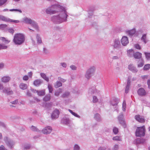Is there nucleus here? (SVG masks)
Here are the masks:
<instances>
[{"instance_id":"1","label":"nucleus","mask_w":150,"mask_h":150,"mask_svg":"<svg viewBox=\"0 0 150 150\" xmlns=\"http://www.w3.org/2000/svg\"><path fill=\"white\" fill-rule=\"evenodd\" d=\"M46 11L47 13L50 14L60 12L58 15L54 16L51 18V21L55 24L60 23L67 21L68 15L66 10L60 5L56 4L52 5L47 8Z\"/></svg>"},{"instance_id":"2","label":"nucleus","mask_w":150,"mask_h":150,"mask_svg":"<svg viewBox=\"0 0 150 150\" xmlns=\"http://www.w3.org/2000/svg\"><path fill=\"white\" fill-rule=\"evenodd\" d=\"M25 40V36L22 33L16 34L14 35L13 42L16 45H21L24 42Z\"/></svg>"},{"instance_id":"3","label":"nucleus","mask_w":150,"mask_h":150,"mask_svg":"<svg viewBox=\"0 0 150 150\" xmlns=\"http://www.w3.org/2000/svg\"><path fill=\"white\" fill-rule=\"evenodd\" d=\"M96 71V67L95 66L90 67L87 70L85 74V76L87 79H89L93 76Z\"/></svg>"},{"instance_id":"4","label":"nucleus","mask_w":150,"mask_h":150,"mask_svg":"<svg viewBox=\"0 0 150 150\" xmlns=\"http://www.w3.org/2000/svg\"><path fill=\"white\" fill-rule=\"evenodd\" d=\"M145 131L144 126L138 127L136 129V135L139 137L144 136L145 134Z\"/></svg>"},{"instance_id":"5","label":"nucleus","mask_w":150,"mask_h":150,"mask_svg":"<svg viewBox=\"0 0 150 150\" xmlns=\"http://www.w3.org/2000/svg\"><path fill=\"white\" fill-rule=\"evenodd\" d=\"M4 140L7 146L10 148H12L15 144L14 141L6 137L4 138Z\"/></svg>"},{"instance_id":"6","label":"nucleus","mask_w":150,"mask_h":150,"mask_svg":"<svg viewBox=\"0 0 150 150\" xmlns=\"http://www.w3.org/2000/svg\"><path fill=\"white\" fill-rule=\"evenodd\" d=\"M112 46L113 47L114 49L119 50L121 48V45L119 39H116L114 40Z\"/></svg>"},{"instance_id":"7","label":"nucleus","mask_w":150,"mask_h":150,"mask_svg":"<svg viewBox=\"0 0 150 150\" xmlns=\"http://www.w3.org/2000/svg\"><path fill=\"white\" fill-rule=\"evenodd\" d=\"M52 130V127L50 126L45 127L42 130V132L45 134H47L50 133Z\"/></svg>"},{"instance_id":"8","label":"nucleus","mask_w":150,"mask_h":150,"mask_svg":"<svg viewBox=\"0 0 150 150\" xmlns=\"http://www.w3.org/2000/svg\"><path fill=\"white\" fill-rule=\"evenodd\" d=\"M59 112L57 109H55L52 113L51 117L52 119H55L59 117Z\"/></svg>"},{"instance_id":"9","label":"nucleus","mask_w":150,"mask_h":150,"mask_svg":"<svg viewBox=\"0 0 150 150\" xmlns=\"http://www.w3.org/2000/svg\"><path fill=\"white\" fill-rule=\"evenodd\" d=\"M99 91L97 90L96 89V88L95 87L93 86L89 89L88 93L90 95L94 94L97 95L99 93Z\"/></svg>"},{"instance_id":"10","label":"nucleus","mask_w":150,"mask_h":150,"mask_svg":"<svg viewBox=\"0 0 150 150\" xmlns=\"http://www.w3.org/2000/svg\"><path fill=\"white\" fill-rule=\"evenodd\" d=\"M119 102L117 98H115L112 99L110 101V104L112 106H115V110L118 111L117 105Z\"/></svg>"},{"instance_id":"11","label":"nucleus","mask_w":150,"mask_h":150,"mask_svg":"<svg viewBox=\"0 0 150 150\" xmlns=\"http://www.w3.org/2000/svg\"><path fill=\"white\" fill-rule=\"evenodd\" d=\"M3 92L6 94L7 95H13V91L11 90L10 88L5 87L4 88Z\"/></svg>"},{"instance_id":"12","label":"nucleus","mask_w":150,"mask_h":150,"mask_svg":"<svg viewBox=\"0 0 150 150\" xmlns=\"http://www.w3.org/2000/svg\"><path fill=\"white\" fill-rule=\"evenodd\" d=\"M121 41L122 44L124 46H126L129 43L128 38L126 36H123Z\"/></svg>"},{"instance_id":"13","label":"nucleus","mask_w":150,"mask_h":150,"mask_svg":"<svg viewBox=\"0 0 150 150\" xmlns=\"http://www.w3.org/2000/svg\"><path fill=\"white\" fill-rule=\"evenodd\" d=\"M135 119L139 122L141 123H144L145 121L144 117L139 115H137L135 116Z\"/></svg>"},{"instance_id":"14","label":"nucleus","mask_w":150,"mask_h":150,"mask_svg":"<svg viewBox=\"0 0 150 150\" xmlns=\"http://www.w3.org/2000/svg\"><path fill=\"white\" fill-rule=\"evenodd\" d=\"M123 115L122 113H121L118 117V119L120 123L123 126L125 125V122L123 119Z\"/></svg>"},{"instance_id":"15","label":"nucleus","mask_w":150,"mask_h":150,"mask_svg":"<svg viewBox=\"0 0 150 150\" xmlns=\"http://www.w3.org/2000/svg\"><path fill=\"white\" fill-rule=\"evenodd\" d=\"M129 69L134 73H136L138 71L136 67L132 64H130L128 65Z\"/></svg>"},{"instance_id":"16","label":"nucleus","mask_w":150,"mask_h":150,"mask_svg":"<svg viewBox=\"0 0 150 150\" xmlns=\"http://www.w3.org/2000/svg\"><path fill=\"white\" fill-rule=\"evenodd\" d=\"M33 20L30 18L27 17L24 18L23 19V22L27 24L30 25Z\"/></svg>"},{"instance_id":"17","label":"nucleus","mask_w":150,"mask_h":150,"mask_svg":"<svg viewBox=\"0 0 150 150\" xmlns=\"http://www.w3.org/2000/svg\"><path fill=\"white\" fill-rule=\"evenodd\" d=\"M137 93L140 96H143L146 94V92L144 89L142 88H139L137 91Z\"/></svg>"},{"instance_id":"18","label":"nucleus","mask_w":150,"mask_h":150,"mask_svg":"<svg viewBox=\"0 0 150 150\" xmlns=\"http://www.w3.org/2000/svg\"><path fill=\"white\" fill-rule=\"evenodd\" d=\"M11 80V77L9 76H4L1 79V81L4 83L8 82Z\"/></svg>"},{"instance_id":"19","label":"nucleus","mask_w":150,"mask_h":150,"mask_svg":"<svg viewBox=\"0 0 150 150\" xmlns=\"http://www.w3.org/2000/svg\"><path fill=\"white\" fill-rule=\"evenodd\" d=\"M142 54L139 52H134L133 54V57L135 59H139L141 58Z\"/></svg>"},{"instance_id":"20","label":"nucleus","mask_w":150,"mask_h":150,"mask_svg":"<svg viewBox=\"0 0 150 150\" xmlns=\"http://www.w3.org/2000/svg\"><path fill=\"white\" fill-rule=\"evenodd\" d=\"M130 85V79L129 78H128L127 79V83L125 90V92L126 93H127L128 92Z\"/></svg>"},{"instance_id":"21","label":"nucleus","mask_w":150,"mask_h":150,"mask_svg":"<svg viewBox=\"0 0 150 150\" xmlns=\"http://www.w3.org/2000/svg\"><path fill=\"white\" fill-rule=\"evenodd\" d=\"M146 141V139L144 138H138L136 140V143L137 144H143Z\"/></svg>"},{"instance_id":"22","label":"nucleus","mask_w":150,"mask_h":150,"mask_svg":"<svg viewBox=\"0 0 150 150\" xmlns=\"http://www.w3.org/2000/svg\"><path fill=\"white\" fill-rule=\"evenodd\" d=\"M42 83V81L40 79L35 80L33 82V84L35 86H38Z\"/></svg>"},{"instance_id":"23","label":"nucleus","mask_w":150,"mask_h":150,"mask_svg":"<svg viewBox=\"0 0 150 150\" xmlns=\"http://www.w3.org/2000/svg\"><path fill=\"white\" fill-rule=\"evenodd\" d=\"M141 40L144 42L146 44L148 41V40L147 38L146 34H144L142 35L141 38Z\"/></svg>"},{"instance_id":"24","label":"nucleus","mask_w":150,"mask_h":150,"mask_svg":"<svg viewBox=\"0 0 150 150\" xmlns=\"http://www.w3.org/2000/svg\"><path fill=\"white\" fill-rule=\"evenodd\" d=\"M61 122L63 124H67L70 123V121L68 118H67L66 117H64L62 119Z\"/></svg>"},{"instance_id":"25","label":"nucleus","mask_w":150,"mask_h":150,"mask_svg":"<svg viewBox=\"0 0 150 150\" xmlns=\"http://www.w3.org/2000/svg\"><path fill=\"white\" fill-rule=\"evenodd\" d=\"M136 30L135 29L128 30L127 31V34L130 36L132 37L135 33Z\"/></svg>"},{"instance_id":"26","label":"nucleus","mask_w":150,"mask_h":150,"mask_svg":"<svg viewBox=\"0 0 150 150\" xmlns=\"http://www.w3.org/2000/svg\"><path fill=\"white\" fill-rule=\"evenodd\" d=\"M36 30H38L39 29V26L38 23L33 21L32 23L30 24Z\"/></svg>"},{"instance_id":"27","label":"nucleus","mask_w":150,"mask_h":150,"mask_svg":"<svg viewBox=\"0 0 150 150\" xmlns=\"http://www.w3.org/2000/svg\"><path fill=\"white\" fill-rule=\"evenodd\" d=\"M19 87L21 89L24 90L27 88V86L26 84L21 83L19 85Z\"/></svg>"},{"instance_id":"28","label":"nucleus","mask_w":150,"mask_h":150,"mask_svg":"<svg viewBox=\"0 0 150 150\" xmlns=\"http://www.w3.org/2000/svg\"><path fill=\"white\" fill-rule=\"evenodd\" d=\"M127 56L130 57L133 56V54L134 53V50L132 49H130L127 51Z\"/></svg>"},{"instance_id":"29","label":"nucleus","mask_w":150,"mask_h":150,"mask_svg":"<svg viewBox=\"0 0 150 150\" xmlns=\"http://www.w3.org/2000/svg\"><path fill=\"white\" fill-rule=\"evenodd\" d=\"M38 95L40 96H44L45 94V90H41L38 91L37 93Z\"/></svg>"},{"instance_id":"30","label":"nucleus","mask_w":150,"mask_h":150,"mask_svg":"<svg viewBox=\"0 0 150 150\" xmlns=\"http://www.w3.org/2000/svg\"><path fill=\"white\" fill-rule=\"evenodd\" d=\"M94 118L98 121H100L101 120L100 115L98 113H96L95 114L94 116Z\"/></svg>"},{"instance_id":"31","label":"nucleus","mask_w":150,"mask_h":150,"mask_svg":"<svg viewBox=\"0 0 150 150\" xmlns=\"http://www.w3.org/2000/svg\"><path fill=\"white\" fill-rule=\"evenodd\" d=\"M62 92V89L60 88H59L54 93V95L58 96Z\"/></svg>"},{"instance_id":"32","label":"nucleus","mask_w":150,"mask_h":150,"mask_svg":"<svg viewBox=\"0 0 150 150\" xmlns=\"http://www.w3.org/2000/svg\"><path fill=\"white\" fill-rule=\"evenodd\" d=\"M51 98V96L50 94L47 95L44 98L43 100L45 101L49 100Z\"/></svg>"},{"instance_id":"33","label":"nucleus","mask_w":150,"mask_h":150,"mask_svg":"<svg viewBox=\"0 0 150 150\" xmlns=\"http://www.w3.org/2000/svg\"><path fill=\"white\" fill-rule=\"evenodd\" d=\"M62 83L59 81H57L54 85V87L56 88H57L60 86H62Z\"/></svg>"},{"instance_id":"34","label":"nucleus","mask_w":150,"mask_h":150,"mask_svg":"<svg viewBox=\"0 0 150 150\" xmlns=\"http://www.w3.org/2000/svg\"><path fill=\"white\" fill-rule=\"evenodd\" d=\"M40 75L46 81L48 82L49 81L48 77L46 76V75L43 73H41Z\"/></svg>"},{"instance_id":"35","label":"nucleus","mask_w":150,"mask_h":150,"mask_svg":"<svg viewBox=\"0 0 150 150\" xmlns=\"http://www.w3.org/2000/svg\"><path fill=\"white\" fill-rule=\"evenodd\" d=\"M7 22L18 23L20 22V21L18 20H12L9 18H7Z\"/></svg>"},{"instance_id":"36","label":"nucleus","mask_w":150,"mask_h":150,"mask_svg":"<svg viewBox=\"0 0 150 150\" xmlns=\"http://www.w3.org/2000/svg\"><path fill=\"white\" fill-rule=\"evenodd\" d=\"M69 94L70 93L69 92L66 91L63 93L61 96L63 98H67L69 96Z\"/></svg>"},{"instance_id":"37","label":"nucleus","mask_w":150,"mask_h":150,"mask_svg":"<svg viewBox=\"0 0 150 150\" xmlns=\"http://www.w3.org/2000/svg\"><path fill=\"white\" fill-rule=\"evenodd\" d=\"M36 38L37 40V42L38 44H40L42 42L41 39L40 37V35L37 34L36 35Z\"/></svg>"},{"instance_id":"38","label":"nucleus","mask_w":150,"mask_h":150,"mask_svg":"<svg viewBox=\"0 0 150 150\" xmlns=\"http://www.w3.org/2000/svg\"><path fill=\"white\" fill-rule=\"evenodd\" d=\"M68 110L72 115H73L75 117L78 118H80V116L77 115L76 113H75V112H73V111L72 110L70 109H69Z\"/></svg>"},{"instance_id":"39","label":"nucleus","mask_w":150,"mask_h":150,"mask_svg":"<svg viewBox=\"0 0 150 150\" xmlns=\"http://www.w3.org/2000/svg\"><path fill=\"white\" fill-rule=\"evenodd\" d=\"M144 53L145 55V57L146 59L147 60L149 59H150V53L144 52Z\"/></svg>"},{"instance_id":"40","label":"nucleus","mask_w":150,"mask_h":150,"mask_svg":"<svg viewBox=\"0 0 150 150\" xmlns=\"http://www.w3.org/2000/svg\"><path fill=\"white\" fill-rule=\"evenodd\" d=\"M112 139L114 140L117 141H121V138L118 136L114 137L112 138Z\"/></svg>"},{"instance_id":"41","label":"nucleus","mask_w":150,"mask_h":150,"mask_svg":"<svg viewBox=\"0 0 150 150\" xmlns=\"http://www.w3.org/2000/svg\"><path fill=\"white\" fill-rule=\"evenodd\" d=\"M150 69V64H147L145 65L144 67V70L147 71Z\"/></svg>"},{"instance_id":"42","label":"nucleus","mask_w":150,"mask_h":150,"mask_svg":"<svg viewBox=\"0 0 150 150\" xmlns=\"http://www.w3.org/2000/svg\"><path fill=\"white\" fill-rule=\"evenodd\" d=\"M48 88L49 93H52L53 91V88L52 86L50 84H49L48 85Z\"/></svg>"},{"instance_id":"43","label":"nucleus","mask_w":150,"mask_h":150,"mask_svg":"<svg viewBox=\"0 0 150 150\" xmlns=\"http://www.w3.org/2000/svg\"><path fill=\"white\" fill-rule=\"evenodd\" d=\"M8 47V46L3 44H0V50L2 49H6Z\"/></svg>"},{"instance_id":"44","label":"nucleus","mask_w":150,"mask_h":150,"mask_svg":"<svg viewBox=\"0 0 150 150\" xmlns=\"http://www.w3.org/2000/svg\"><path fill=\"white\" fill-rule=\"evenodd\" d=\"M7 18L2 15H0V20L3 21L7 22Z\"/></svg>"},{"instance_id":"45","label":"nucleus","mask_w":150,"mask_h":150,"mask_svg":"<svg viewBox=\"0 0 150 150\" xmlns=\"http://www.w3.org/2000/svg\"><path fill=\"white\" fill-rule=\"evenodd\" d=\"M144 64V61L142 59H141V62L140 63H139L137 65V67H142Z\"/></svg>"},{"instance_id":"46","label":"nucleus","mask_w":150,"mask_h":150,"mask_svg":"<svg viewBox=\"0 0 150 150\" xmlns=\"http://www.w3.org/2000/svg\"><path fill=\"white\" fill-rule=\"evenodd\" d=\"M9 11H16V12H19L20 13H22V11L21 9H12L9 10Z\"/></svg>"},{"instance_id":"47","label":"nucleus","mask_w":150,"mask_h":150,"mask_svg":"<svg viewBox=\"0 0 150 150\" xmlns=\"http://www.w3.org/2000/svg\"><path fill=\"white\" fill-rule=\"evenodd\" d=\"M1 39L3 42H4L5 43L7 44H8L9 42V41L7 40L5 38L1 37Z\"/></svg>"},{"instance_id":"48","label":"nucleus","mask_w":150,"mask_h":150,"mask_svg":"<svg viewBox=\"0 0 150 150\" xmlns=\"http://www.w3.org/2000/svg\"><path fill=\"white\" fill-rule=\"evenodd\" d=\"M119 149V145L115 144L112 148V150H118Z\"/></svg>"},{"instance_id":"49","label":"nucleus","mask_w":150,"mask_h":150,"mask_svg":"<svg viewBox=\"0 0 150 150\" xmlns=\"http://www.w3.org/2000/svg\"><path fill=\"white\" fill-rule=\"evenodd\" d=\"M7 25L5 24H1L0 25V28L3 30L4 28L7 27Z\"/></svg>"},{"instance_id":"50","label":"nucleus","mask_w":150,"mask_h":150,"mask_svg":"<svg viewBox=\"0 0 150 150\" xmlns=\"http://www.w3.org/2000/svg\"><path fill=\"white\" fill-rule=\"evenodd\" d=\"M60 64V66L64 68H66L67 66V64L65 62H61Z\"/></svg>"},{"instance_id":"51","label":"nucleus","mask_w":150,"mask_h":150,"mask_svg":"<svg viewBox=\"0 0 150 150\" xmlns=\"http://www.w3.org/2000/svg\"><path fill=\"white\" fill-rule=\"evenodd\" d=\"M7 1V0H0V6L4 5Z\"/></svg>"},{"instance_id":"52","label":"nucleus","mask_w":150,"mask_h":150,"mask_svg":"<svg viewBox=\"0 0 150 150\" xmlns=\"http://www.w3.org/2000/svg\"><path fill=\"white\" fill-rule=\"evenodd\" d=\"M80 147L78 145L76 144L74 145V150H79Z\"/></svg>"},{"instance_id":"53","label":"nucleus","mask_w":150,"mask_h":150,"mask_svg":"<svg viewBox=\"0 0 150 150\" xmlns=\"http://www.w3.org/2000/svg\"><path fill=\"white\" fill-rule=\"evenodd\" d=\"M113 132L114 134H117L118 132V128L115 127H114L113 129Z\"/></svg>"},{"instance_id":"54","label":"nucleus","mask_w":150,"mask_h":150,"mask_svg":"<svg viewBox=\"0 0 150 150\" xmlns=\"http://www.w3.org/2000/svg\"><path fill=\"white\" fill-rule=\"evenodd\" d=\"M31 129L34 131L38 132L39 130L35 126H32L31 127Z\"/></svg>"},{"instance_id":"55","label":"nucleus","mask_w":150,"mask_h":150,"mask_svg":"<svg viewBox=\"0 0 150 150\" xmlns=\"http://www.w3.org/2000/svg\"><path fill=\"white\" fill-rule=\"evenodd\" d=\"M95 10V8L94 7H91L89 10V14H90V13H91L92 15V12H93V11Z\"/></svg>"},{"instance_id":"56","label":"nucleus","mask_w":150,"mask_h":150,"mask_svg":"<svg viewBox=\"0 0 150 150\" xmlns=\"http://www.w3.org/2000/svg\"><path fill=\"white\" fill-rule=\"evenodd\" d=\"M70 67L73 70H76L77 69V67L75 65H71Z\"/></svg>"},{"instance_id":"57","label":"nucleus","mask_w":150,"mask_h":150,"mask_svg":"<svg viewBox=\"0 0 150 150\" xmlns=\"http://www.w3.org/2000/svg\"><path fill=\"white\" fill-rule=\"evenodd\" d=\"M98 101V99L97 97L95 96L93 97V103H96Z\"/></svg>"},{"instance_id":"58","label":"nucleus","mask_w":150,"mask_h":150,"mask_svg":"<svg viewBox=\"0 0 150 150\" xmlns=\"http://www.w3.org/2000/svg\"><path fill=\"white\" fill-rule=\"evenodd\" d=\"M8 31L9 33L13 34L14 32V30L12 28H10L8 29Z\"/></svg>"},{"instance_id":"59","label":"nucleus","mask_w":150,"mask_h":150,"mask_svg":"<svg viewBox=\"0 0 150 150\" xmlns=\"http://www.w3.org/2000/svg\"><path fill=\"white\" fill-rule=\"evenodd\" d=\"M31 147L30 144H27L24 146V149L26 150L29 149H30Z\"/></svg>"},{"instance_id":"60","label":"nucleus","mask_w":150,"mask_h":150,"mask_svg":"<svg viewBox=\"0 0 150 150\" xmlns=\"http://www.w3.org/2000/svg\"><path fill=\"white\" fill-rule=\"evenodd\" d=\"M135 47L138 50H140L141 47L139 44H136L134 45Z\"/></svg>"},{"instance_id":"61","label":"nucleus","mask_w":150,"mask_h":150,"mask_svg":"<svg viewBox=\"0 0 150 150\" xmlns=\"http://www.w3.org/2000/svg\"><path fill=\"white\" fill-rule=\"evenodd\" d=\"M58 80L62 82H64L66 81V80L65 79L61 78L60 77H58Z\"/></svg>"},{"instance_id":"62","label":"nucleus","mask_w":150,"mask_h":150,"mask_svg":"<svg viewBox=\"0 0 150 150\" xmlns=\"http://www.w3.org/2000/svg\"><path fill=\"white\" fill-rule=\"evenodd\" d=\"M125 101H124L122 104V107L123 110L124 111L125 110Z\"/></svg>"},{"instance_id":"63","label":"nucleus","mask_w":150,"mask_h":150,"mask_svg":"<svg viewBox=\"0 0 150 150\" xmlns=\"http://www.w3.org/2000/svg\"><path fill=\"white\" fill-rule=\"evenodd\" d=\"M28 77L27 75H25L23 76V79L24 81H27L28 79Z\"/></svg>"},{"instance_id":"64","label":"nucleus","mask_w":150,"mask_h":150,"mask_svg":"<svg viewBox=\"0 0 150 150\" xmlns=\"http://www.w3.org/2000/svg\"><path fill=\"white\" fill-rule=\"evenodd\" d=\"M106 148L105 146H101L98 148V150H106Z\"/></svg>"}]
</instances>
